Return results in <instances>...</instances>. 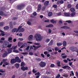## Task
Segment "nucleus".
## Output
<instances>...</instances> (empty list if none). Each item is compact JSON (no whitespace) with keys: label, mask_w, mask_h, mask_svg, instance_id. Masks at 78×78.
<instances>
[{"label":"nucleus","mask_w":78,"mask_h":78,"mask_svg":"<svg viewBox=\"0 0 78 78\" xmlns=\"http://www.w3.org/2000/svg\"><path fill=\"white\" fill-rule=\"evenodd\" d=\"M35 37L37 41H41L44 38L43 36H41V35L39 34H36Z\"/></svg>","instance_id":"nucleus-1"},{"label":"nucleus","mask_w":78,"mask_h":78,"mask_svg":"<svg viewBox=\"0 0 78 78\" xmlns=\"http://www.w3.org/2000/svg\"><path fill=\"white\" fill-rule=\"evenodd\" d=\"M25 6V4L24 3H22L18 5L17 6V8L18 9H23Z\"/></svg>","instance_id":"nucleus-2"},{"label":"nucleus","mask_w":78,"mask_h":78,"mask_svg":"<svg viewBox=\"0 0 78 78\" xmlns=\"http://www.w3.org/2000/svg\"><path fill=\"white\" fill-rule=\"evenodd\" d=\"M39 66L41 67H45L46 66V63L43 61H41L39 63Z\"/></svg>","instance_id":"nucleus-3"},{"label":"nucleus","mask_w":78,"mask_h":78,"mask_svg":"<svg viewBox=\"0 0 78 78\" xmlns=\"http://www.w3.org/2000/svg\"><path fill=\"white\" fill-rule=\"evenodd\" d=\"M22 26H19L18 28V31L20 33H22V32H23L25 31V29L23 28H22Z\"/></svg>","instance_id":"nucleus-4"},{"label":"nucleus","mask_w":78,"mask_h":78,"mask_svg":"<svg viewBox=\"0 0 78 78\" xmlns=\"http://www.w3.org/2000/svg\"><path fill=\"white\" fill-rule=\"evenodd\" d=\"M9 44V42L8 41L5 42L3 44V48H7L8 46V44Z\"/></svg>","instance_id":"nucleus-5"},{"label":"nucleus","mask_w":78,"mask_h":78,"mask_svg":"<svg viewBox=\"0 0 78 78\" xmlns=\"http://www.w3.org/2000/svg\"><path fill=\"white\" fill-rule=\"evenodd\" d=\"M15 59L16 60V62L19 63L21 62V60L20 59V58H19V57H15Z\"/></svg>","instance_id":"nucleus-6"},{"label":"nucleus","mask_w":78,"mask_h":78,"mask_svg":"<svg viewBox=\"0 0 78 78\" xmlns=\"http://www.w3.org/2000/svg\"><path fill=\"white\" fill-rule=\"evenodd\" d=\"M77 49V48L76 47H71L70 48V50H71L72 51H75Z\"/></svg>","instance_id":"nucleus-7"},{"label":"nucleus","mask_w":78,"mask_h":78,"mask_svg":"<svg viewBox=\"0 0 78 78\" xmlns=\"http://www.w3.org/2000/svg\"><path fill=\"white\" fill-rule=\"evenodd\" d=\"M7 51L8 54H9V53H11L12 51V48H9L7 49Z\"/></svg>","instance_id":"nucleus-8"},{"label":"nucleus","mask_w":78,"mask_h":78,"mask_svg":"<svg viewBox=\"0 0 78 78\" xmlns=\"http://www.w3.org/2000/svg\"><path fill=\"white\" fill-rule=\"evenodd\" d=\"M12 33H15V32L17 33V32H18V29H17V28H14L12 30Z\"/></svg>","instance_id":"nucleus-9"},{"label":"nucleus","mask_w":78,"mask_h":78,"mask_svg":"<svg viewBox=\"0 0 78 78\" xmlns=\"http://www.w3.org/2000/svg\"><path fill=\"white\" fill-rule=\"evenodd\" d=\"M0 16H7V14L5 13L2 11H0Z\"/></svg>","instance_id":"nucleus-10"},{"label":"nucleus","mask_w":78,"mask_h":78,"mask_svg":"<svg viewBox=\"0 0 78 78\" xmlns=\"http://www.w3.org/2000/svg\"><path fill=\"white\" fill-rule=\"evenodd\" d=\"M11 64H14L16 62V60L14 58L12 59L10 61Z\"/></svg>","instance_id":"nucleus-11"},{"label":"nucleus","mask_w":78,"mask_h":78,"mask_svg":"<svg viewBox=\"0 0 78 78\" xmlns=\"http://www.w3.org/2000/svg\"><path fill=\"white\" fill-rule=\"evenodd\" d=\"M8 53L7 51H6L2 55L3 58H5L8 55Z\"/></svg>","instance_id":"nucleus-12"},{"label":"nucleus","mask_w":78,"mask_h":78,"mask_svg":"<svg viewBox=\"0 0 78 78\" xmlns=\"http://www.w3.org/2000/svg\"><path fill=\"white\" fill-rule=\"evenodd\" d=\"M61 28H63L65 29V30H68L70 29V27H69L67 26H63L61 27Z\"/></svg>","instance_id":"nucleus-13"},{"label":"nucleus","mask_w":78,"mask_h":78,"mask_svg":"<svg viewBox=\"0 0 78 78\" xmlns=\"http://www.w3.org/2000/svg\"><path fill=\"white\" fill-rule=\"evenodd\" d=\"M21 69L23 70H28V67H25L24 66H23L21 67Z\"/></svg>","instance_id":"nucleus-14"},{"label":"nucleus","mask_w":78,"mask_h":78,"mask_svg":"<svg viewBox=\"0 0 78 78\" xmlns=\"http://www.w3.org/2000/svg\"><path fill=\"white\" fill-rule=\"evenodd\" d=\"M33 35H30L28 38V40L29 41H31V40H32V39H33Z\"/></svg>","instance_id":"nucleus-15"},{"label":"nucleus","mask_w":78,"mask_h":78,"mask_svg":"<svg viewBox=\"0 0 78 78\" xmlns=\"http://www.w3.org/2000/svg\"><path fill=\"white\" fill-rule=\"evenodd\" d=\"M48 4H49V1H46L44 2V5H45V6H47L48 5Z\"/></svg>","instance_id":"nucleus-16"},{"label":"nucleus","mask_w":78,"mask_h":78,"mask_svg":"<svg viewBox=\"0 0 78 78\" xmlns=\"http://www.w3.org/2000/svg\"><path fill=\"white\" fill-rule=\"evenodd\" d=\"M15 66L16 68L18 69L19 67V66H20V64L19 63H16L15 65Z\"/></svg>","instance_id":"nucleus-17"},{"label":"nucleus","mask_w":78,"mask_h":78,"mask_svg":"<svg viewBox=\"0 0 78 78\" xmlns=\"http://www.w3.org/2000/svg\"><path fill=\"white\" fill-rule=\"evenodd\" d=\"M63 45L64 47H66L67 45V42L66 41H64L63 42Z\"/></svg>","instance_id":"nucleus-18"},{"label":"nucleus","mask_w":78,"mask_h":78,"mask_svg":"<svg viewBox=\"0 0 78 78\" xmlns=\"http://www.w3.org/2000/svg\"><path fill=\"white\" fill-rule=\"evenodd\" d=\"M41 8H42V5H38V7L37 9L38 11H40L41 9Z\"/></svg>","instance_id":"nucleus-19"},{"label":"nucleus","mask_w":78,"mask_h":78,"mask_svg":"<svg viewBox=\"0 0 78 78\" xmlns=\"http://www.w3.org/2000/svg\"><path fill=\"white\" fill-rule=\"evenodd\" d=\"M8 41L10 42H12V37L9 38Z\"/></svg>","instance_id":"nucleus-20"},{"label":"nucleus","mask_w":78,"mask_h":78,"mask_svg":"<svg viewBox=\"0 0 78 78\" xmlns=\"http://www.w3.org/2000/svg\"><path fill=\"white\" fill-rule=\"evenodd\" d=\"M5 39L4 37H3L1 38V40H0V43L1 44H3V41H4L5 40Z\"/></svg>","instance_id":"nucleus-21"},{"label":"nucleus","mask_w":78,"mask_h":78,"mask_svg":"<svg viewBox=\"0 0 78 78\" xmlns=\"http://www.w3.org/2000/svg\"><path fill=\"white\" fill-rule=\"evenodd\" d=\"M70 10L72 12H75V9L74 8H71L70 9Z\"/></svg>","instance_id":"nucleus-22"},{"label":"nucleus","mask_w":78,"mask_h":78,"mask_svg":"<svg viewBox=\"0 0 78 78\" xmlns=\"http://www.w3.org/2000/svg\"><path fill=\"white\" fill-rule=\"evenodd\" d=\"M64 14L65 16H70V13H69L65 12L64 13Z\"/></svg>","instance_id":"nucleus-23"},{"label":"nucleus","mask_w":78,"mask_h":78,"mask_svg":"<svg viewBox=\"0 0 78 78\" xmlns=\"http://www.w3.org/2000/svg\"><path fill=\"white\" fill-rule=\"evenodd\" d=\"M57 45L58 47H60V46H61L62 45V43L61 42L58 43L57 44Z\"/></svg>","instance_id":"nucleus-24"},{"label":"nucleus","mask_w":78,"mask_h":78,"mask_svg":"<svg viewBox=\"0 0 78 78\" xmlns=\"http://www.w3.org/2000/svg\"><path fill=\"white\" fill-rule=\"evenodd\" d=\"M53 15V13L52 12H49L48 13V16L49 17H51Z\"/></svg>","instance_id":"nucleus-25"},{"label":"nucleus","mask_w":78,"mask_h":78,"mask_svg":"<svg viewBox=\"0 0 78 78\" xmlns=\"http://www.w3.org/2000/svg\"><path fill=\"white\" fill-rule=\"evenodd\" d=\"M5 25V23L4 22H0V27H2Z\"/></svg>","instance_id":"nucleus-26"},{"label":"nucleus","mask_w":78,"mask_h":78,"mask_svg":"<svg viewBox=\"0 0 78 78\" xmlns=\"http://www.w3.org/2000/svg\"><path fill=\"white\" fill-rule=\"evenodd\" d=\"M51 22V23H56V21H55V20H51V21H50Z\"/></svg>","instance_id":"nucleus-27"},{"label":"nucleus","mask_w":78,"mask_h":78,"mask_svg":"<svg viewBox=\"0 0 78 78\" xmlns=\"http://www.w3.org/2000/svg\"><path fill=\"white\" fill-rule=\"evenodd\" d=\"M75 14H76V13L75 12H73L70 14V16L71 17H73Z\"/></svg>","instance_id":"nucleus-28"},{"label":"nucleus","mask_w":78,"mask_h":78,"mask_svg":"<svg viewBox=\"0 0 78 78\" xmlns=\"http://www.w3.org/2000/svg\"><path fill=\"white\" fill-rule=\"evenodd\" d=\"M53 27V25L52 24H49L46 26V27Z\"/></svg>","instance_id":"nucleus-29"},{"label":"nucleus","mask_w":78,"mask_h":78,"mask_svg":"<svg viewBox=\"0 0 78 78\" xmlns=\"http://www.w3.org/2000/svg\"><path fill=\"white\" fill-rule=\"evenodd\" d=\"M9 26H5L4 27V29L5 30H7L9 29Z\"/></svg>","instance_id":"nucleus-30"},{"label":"nucleus","mask_w":78,"mask_h":78,"mask_svg":"<svg viewBox=\"0 0 78 78\" xmlns=\"http://www.w3.org/2000/svg\"><path fill=\"white\" fill-rule=\"evenodd\" d=\"M53 40H51L49 44H48V45L50 46L51 45H53Z\"/></svg>","instance_id":"nucleus-31"},{"label":"nucleus","mask_w":78,"mask_h":78,"mask_svg":"<svg viewBox=\"0 0 78 78\" xmlns=\"http://www.w3.org/2000/svg\"><path fill=\"white\" fill-rule=\"evenodd\" d=\"M46 9V6H43L42 7L41 9V10L42 11H45Z\"/></svg>","instance_id":"nucleus-32"},{"label":"nucleus","mask_w":78,"mask_h":78,"mask_svg":"<svg viewBox=\"0 0 78 78\" xmlns=\"http://www.w3.org/2000/svg\"><path fill=\"white\" fill-rule=\"evenodd\" d=\"M63 76H64V77H65V78H68V77L69 76V75L68 74H65L62 75Z\"/></svg>","instance_id":"nucleus-33"},{"label":"nucleus","mask_w":78,"mask_h":78,"mask_svg":"<svg viewBox=\"0 0 78 78\" xmlns=\"http://www.w3.org/2000/svg\"><path fill=\"white\" fill-rule=\"evenodd\" d=\"M21 54H22V55H23L24 56H25V55H28V53L26 52H21Z\"/></svg>","instance_id":"nucleus-34"},{"label":"nucleus","mask_w":78,"mask_h":78,"mask_svg":"<svg viewBox=\"0 0 78 78\" xmlns=\"http://www.w3.org/2000/svg\"><path fill=\"white\" fill-rule=\"evenodd\" d=\"M50 39L47 38L45 40V42L47 43V42H48L50 41Z\"/></svg>","instance_id":"nucleus-35"},{"label":"nucleus","mask_w":78,"mask_h":78,"mask_svg":"<svg viewBox=\"0 0 78 78\" xmlns=\"http://www.w3.org/2000/svg\"><path fill=\"white\" fill-rule=\"evenodd\" d=\"M11 46H12V44H9H9L7 46L8 48H10L11 47Z\"/></svg>","instance_id":"nucleus-36"},{"label":"nucleus","mask_w":78,"mask_h":78,"mask_svg":"<svg viewBox=\"0 0 78 78\" xmlns=\"http://www.w3.org/2000/svg\"><path fill=\"white\" fill-rule=\"evenodd\" d=\"M25 65V63H24V62H22L21 63V64L20 66L21 67L22 66H23Z\"/></svg>","instance_id":"nucleus-37"},{"label":"nucleus","mask_w":78,"mask_h":78,"mask_svg":"<svg viewBox=\"0 0 78 78\" xmlns=\"http://www.w3.org/2000/svg\"><path fill=\"white\" fill-rule=\"evenodd\" d=\"M25 45H27V43H25L24 44H23L20 47V48H23L24 47V46H25Z\"/></svg>","instance_id":"nucleus-38"},{"label":"nucleus","mask_w":78,"mask_h":78,"mask_svg":"<svg viewBox=\"0 0 78 78\" xmlns=\"http://www.w3.org/2000/svg\"><path fill=\"white\" fill-rule=\"evenodd\" d=\"M71 7H72V5H71V4H69L68 5H67L68 8H71Z\"/></svg>","instance_id":"nucleus-39"},{"label":"nucleus","mask_w":78,"mask_h":78,"mask_svg":"<svg viewBox=\"0 0 78 78\" xmlns=\"http://www.w3.org/2000/svg\"><path fill=\"white\" fill-rule=\"evenodd\" d=\"M17 47V46H13L12 47V50L13 49H16V48Z\"/></svg>","instance_id":"nucleus-40"},{"label":"nucleus","mask_w":78,"mask_h":78,"mask_svg":"<svg viewBox=\"0 0 78 78\" xmlns=\"http://www.w3.org/2000/svg\"><path fill=\"white\" fill-rule=\"evenodd\" d=\"M57 65L58 67H60L61 66V65H60V62H58L57 63Z\"/></svg>","instance_id":"nucleus-41"},{"label":"nucleus","mask_w":78,"mask_h":78,"mask_svg":"<svg viewBox=\"0 0 78 78\" xmlns=\"http://www.w3.org/2000/svg\"><path fill=\"white\" fill-rule=\"evenodd\" d=\"M23 44L22 43H18V47H20Z\"/></svg>","instance_id":"nucleus-42"},{"label":"nucleus","mask_w":78,"mask_h":78,"mask_svg":"<svg viewBox=\"0 0 78 78\" xmlns=\"http://www.w3.org/2000/svg\"><path fill=\"white\" fill-rule=\"evenodd\" d=\"M28 11H31V7H29L27 9Z\"/></svg>","instance_id":"nucleus-43"},{"label":"nucleus","mask_w":78,"mask_h":78,"mask_svg":"<svg viewBox=\"0 0 78 78\" xmlns=\"http://www.w3.org/2000/svg\"><path fill=\"white\" fill-rule=\"evenodd\" d=\"M61 76V75H60V74H58L56 76L55 78H59V77Z\"/></svg>","instance_id":"nucleus-44"},{"label":"nucleus","mask_w":78,"mask_h":78,"mask_svg":"<svg viewBox=\"0 0 78 78\" xmlns=\"http://www.w3.org/2000/svg\"><path fill=\"white\" fill-rule=\"evenodd\" d=\"M13 52H15V53H19V51L17 50H14L13 51Z\"/></svg>","instance_id":"nucleus-45"},{"label":"nucleus","mask_w":78,"mask_h":78,"mask_svg":"<svg viewBox=\"0 0 78 78\" xmlns=\"http://www.w3.org/2000/svg\"><path fill=\"white\" fill-rule=\"evenodd\" d=\"M5 9V7H2L0 8V11H3V10H4Z\"/></svg>","instance_id":"nucleus-46"},{"label":"nucleus","mask_w":78,"mask_h":78,"mask_svg":"<svg viewBox=\"0 0 78 78\" xmlns=\"http://www.w3.org/2000/svg\"><path fill=\"white\" fill-rule=\"evenodd\" d=\"M59 49V48H58L57 47H55V51H58Z\"/></svg>","instance_id":"nucleus-47"},{"label":"nucleus","mask_w":78,"mask_h":78,"mask_svg":"<svg viewBox=\"0 0 78 78\" xmlns=\"http://www.w3.org/2000/svg\"><path fill=\"white\" fill-rule=\"evenodd\" d=\"M34 45H40L41 44L39 43H34Z\"/></svg>","instance_id":"nucleus-48"},{"label":"nucleus","mask_w":78,"mask_h":78,"mask_svg":"<svg viewBox=\"0 0 78 78\" xmlns=\"http://www.w3.org/2000/svg\"><path fill=\"white\" fill-rule=\"evenodd\" d=\"M66 22H68V23H72V21L70 20H67L66 21Z\"/></svg>","instance_id":"nucleus-49"},{"label":"nucleus","mask_w":78,"mask_h":78,"mask_svg":"<svg viewBox=\"0 0 78 78\" xmlns=\"http://www.w3.org/2000/svg\"><path fill=\"white\" fill-rule=\"evenodd\" d=\"M67 57V55H64L62 56V58L63 59H65Z\"/></svg>","instance_id":"nucleus-50"},{"label":"nucleus","mask_w":78,"mask_h":78,"mask_svg":"<svg viewBox=\"0 0 78 78\" xmlns=\"http://www.w3.org/2000/svg\"><path fill=\"white\" fill-rule=\"evenodd\" d=\"M27 24L29 25H31V23L30 22L28 21L27 22Z\"/></svg>","instance_id":"nucleus-51"},{"label":"nucleus","mask_w":78,"mask_h":78,"mask_svg":"<svg viewBox=\"0 0 78 78\" xmlns=\"http://www.w3.org/2000/svg\"><path fill=\"white\" fill-rule=\"evenodd\" d=\"M29 54L30 55L32 56V55H33V53L32 52H29Z\"/></svg>","instance_id":"nucleus-52"},{"label":"nucleus","mask_w":78,"mask_h":78,"mask_svg":"<svg viewBox=\"0 0 78 78\" xmlns=\"http://www.w3.org/2000/svg\"><path fill=\"white\" fill-rule=\"evenodd\" d=\"M51 33V30L49 29H48V33L50 34Z\"/></svg>","instance_id":"nucleus-53"},{"label":"nucleus","mask_w":78,"mask_h":78,"mask_svg":"<svg viewBox=\"0 0 78 78\" xmlns=\"http://www.w3.org/2000/svg\"><path fill=\"white\" fill-rule=\"evenodd\" d=\"M53 7L55 8H57V5H53Z\"/></svg>","instance_id":"nucleus-54"},{"label":"nucleus","mask_w":78,"mask_h":78,"mask_svg":"<svg viewBox=\"0 0 78 78\" xmlns=\"http://www.w3.org/2000/svg\"><path fill=\"white\" fill-rule=\"evenodd\" d=\"M60 3L61 4H62L64 3V1L62 0H61L60 1Z\"/></svg>","instance_id":"nucleus-55"},{"label":"nucleus","mask_w":78,"mask_h":78,"mask_svg":"<svg viewBox=\"0 0 78 78\" xmlns=\"http://www.w3.org/2000/svg\"><path fill=\"white\" fill-rule=\"evenodd\" d=\"M61 16V12H59L57 14V16Z\"/></svg>","instance_id":"nucleus-56"},{"label":"nucleus","mask_w":78,"mask_h":78,"mask_svg":"<svg viewBox=\"0 0 78 78\" xmlns=\"http://www.w3.org/2000/svg\"><path fill=\"white\" fill-rule=\"evenodd\" d=\"M55 67V65H54V64H51V67Z\"/></svg>","instance_id":"nucleus-57"},{"label":"nucleus","mask_w":78,"mask_h":78,"mask_svg":"<svg viewBox=\"0 0 78 78\" xmlns=\"http://www.w3.org/2000/svg\"><path fill=\"white\" fill-rule=\"evenodd\" d=\"M46 73L47 74V75H49L50 74H51V72H46Z\"/></svg>","instance_id":"nucleus-58"},{"label":"nucleus","mask_w":78,"mask_h":78,"mask_svg":"<svg viewBox=\"0 0 78 78\" xmlns=\"http://www.w3.org/2000/svg\"><path fill=\"white\" fill-rule=\"evenodd\" d=\"M33 14L34 15V16H37V13H36V12H34L33 13Z\"/></svg>","instance_id":"nucleus-59"},{"label":"nucleus","mask_w":78,"mask_h":78,"mask_svg":"<svg viewBox=\"0 0 78 78\" xmlns=\"http://www.w3.org/2000/svg\"><path fill=\"white\" fill-rule=\"evenodd\" d=\"M6 61H8V59H3V62H4V63H5V62H6Z\"/></svg>","instance_id":"nucleus-60"},{"label":"nucleus","mask_w":78,"mask_h":78,"mask_svg":"<svg viewBox=\"0 0 78 78\" xmlns=\"http://www.w3.org/2000/svg\"><path fill=\"white\" fill-rule=\"evenodd\" d=\"M10 28H13V25H10Z\"/></svg>","instance_id":"nucleus-61"},{"label":"nucleus","mask_w":78,"mask_h":78,"mask_svg":"<svg viewBox=\"0 0 78 78\" xmlns=\"http://www.w3.org/2000/svg\"><path fill=\"white\" fill-rule=\"evenodd\" d=\"M37 61H41V59L40 58H38L37 59Z\"/></svg>","instance_id":"nucleus-62"},{"label":"nucleus","mask_w":78,"mask_h":78,"mask_svg":"<svg viewBox=\"0 0 78 78\" xmlns=\"http://www.w3.org/2000/svg\"><path fill=\"white\" fill-rule=\"evenodd\" d=\"M76 74L77 78H78V73L77 71L76 72Z\"/></svg>","instance_id":"nucleus-63"},{"label":"nucleus","mask_w":78,"mask_h":78,"mask_svg":"<svg viewBox=\"0 0 78 78\" xmlns=\"http://www.w3.org/2000/svg\"><path fill=\"white\" fill-rule=\"evenodd\" d=\"M76 8L77 9H78V4H77L76 6Z\"/></svg>","instance_id":"nucleus-64"}]
</instances>
